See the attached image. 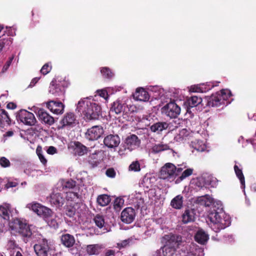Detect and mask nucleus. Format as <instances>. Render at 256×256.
<instances>
[{
    "instance_id": "obj_1",
    "label": "nucleus",
    "mask_w": 256,
    "mask_h": 256,
    "mask_svg": "<svg viewBox=\"0 0 256 256\" xmlns=\"http://www.w3.org/2000/svg\"><path fill=\"white\" fill-rule=\"evenodd\" d=\"M219 212L214 210L208 215V219L211 222V226L217 232L224 229L229 226L230 222L228 217L226 216L222 208L218 209Z\"/></svg>"
},
{
    "instance_id": "obj_2",
    "label": "nucleus",
    "mask_w": 256,
    "mask_h": 256,
    "mask_svg": "<svg viewBox=\"0 0 256 256\" xmlns=\"http://www.w3.org/2000/svg\"><path fill=\"white\" fill-rule=\"evenodd\" d=\"M84 108L82 110L84 118L86 120H94L98 119L100 114V107L95 102H90L79 101L78 104V107L82 106Z\"/></svg>"
},
{
    "instance_id": "obj_3",
    "label": "nucleus",
    "mask_w": 256,
    "mask_h": 256,
    "mask_svg": "<svg viewBox=\"0 0 256 256\" xmlns=\"http://www.w3.org/2000/svg\"><path fill=\"white\" fill-rule=\"evenodd\" d=\"M10 227L12 230L19 233L23 236L30 237L32 235L29 226L20 219H15L10 222Z\"/></svg>"
},
{
    "instance_id": "obj_4",
    "label": "nucleus",
    "mask_w": 256,
    "mask_h": 256,
    "mask_svg": "<svg viewBox=\"0 0 256 256\" xmlns=\"http://www.w3.org/2000/svg\"><path fill=\"white\" fill-rule=\"evenodd\" d=\"M26 208L32 210L38 216L44 218H50L52 214V212L50 209L36 202L28 204L26 205Z\"/></svg>"
},
{
    "instance_id": "obj_5",
    "label": "nucleus",
    "mask_w": 256,
    "mask_h": 256,
    "mask_svg": "<svg viewBox=\"0 0 256 256\" xmlns=\"http://www.w3.org/2000/svg\"><path fill=\"white\" fill-rule=\"evenodd\" d=\"M16 120L26 125L34 126L36 122L34 114L26 110H20L16 116Z\"/></svg>"
},
{
    "instance_id": "obj_6",
    "label": "nucleus",
    "mask_w": 256,
    "mask_h": 256,
    "mask_svg": "<svg viewBox=\"0 0 256 256\" xmlns=\"http://www.w3.org/2000/svg\"><path fill=\"white\" fill-rule=\"evenodd\" d=\"M162 112L170 118H176L180 113V108L174 102H172L162 108Z\"/></svg>"
},
{
    "instance_id": "obj_7",
    "label": "nucleus",
    "mask_w": 256,
    "mask_h": 256,
    "mask_svg": "<svg viewBox=\"0 0 256 256\" xmlns=\"http://www.w3.org/2000/svg\"><path fill=\"white\" fill-rule=\"evenodd\" d=\"M68 148L72 152L74 156H82L86 154L89 151V148L78 141L72 142L68 146Z\"/></svg>"
},
{
    "instance_id": "obj_8",
    "label": "nucleus",
    "mask_w": 256,
    "mask_h": 256,
    "mask_svg": "<svg viewBox=\"0 0 256 256\" xmlns=\"http://www.w3.org/2000/svg\"><path fill=\"white\" fill-rule=\"evenodd\" d=\"M104 128L100 126H94L88 129L85 133V138L90 141L98 140L104 134Z\"/></svg>"
},
{
    "instance_id": "obj_9",
    "label": "nucleus",
    "mask_w": 256,
    "mask_h": 256,
    "mask_svg": "<svg viewBox=\"0 0 256 256\" xmlns=\"http://www.w3.org/2000/svg\"><path fill=\"white\" fill-rule=\"evenodd\" d=\"M34 251L38 256H48L50 248L48 240L45 238L40 240L34 246Z\"/></svg>"
},
{
    "instance_id": "obj_10",
    "label": "nucleus",
    "mask_w": 256,
    "mask_h": 256,
    "mask_svg": "<svg viewBox=\"0 0 256 256\" xmlns=\"http://www.w3.org/2000/svg\"><path fill=\"white\" fill-rule=\"evenodd\" d=\"M164 240L166 241V245L174 248L176 250L182 242V237L176 234L166 235L164 237Z\"/></svg>"
},
{
    "instance_id": "obj_11",
    "label": "nucleus",
    "mask_w": 256,
    "mask_h": 256,
    "mask_svg": "<svg viewBox=\"0 0 256 256\" xmlns=\"http://www.w3.org/2000/svg\"><path fill=\"white\" fill-rule=\"evenodd\" d=\"M140 144V140L137 136L134 134L128 136L124 140V150L132 151L138 148Z\"/></svg>"
},
{
    "instance_id": "obj_12",
    "label": "nucleus",
    "mask_w": 256,
    "mask_h": 256,
    "mask_svg": "<svg viewBox=\"0 0 256 256\" xmlns=\"http://www.w3.org/2000/svg\"><path fill=\"white\" fill-rule=\"evenodd\" d=\"M64 86L61 82L53 80L49 86V92L55 96H60L64 93Z\"/></svg>"
},
{
    "instance_id": "obj_13",
    "label": "nucleus",
    "mask_w": 256,
    "mask_h": 256,
    "mask_svg": "<svg viewBox=\"0 0 256 256\" xmlns=\"http://www.w3.org/2000/svg\"><path fill=\"white\" fill-rule=\"evenodd\" d=\"M103 142L108 148H116L120 144V139L118 134H110L104 138Z\"/></svg>"
},
{
    "instance_id": "obj_14",
    "label": "nucleus",
    "mask_w": 256,
    "mask_h": 256,
    "mask_svg": "<svg viewBox=\"0 0 256 256\" xmlns=\"http://www.w3.org/2000/svg\"><path fill=\"white\" fill-rule=\"evenodd\" d=\"M46 107L54 114H59L64 112V105L60 102L50 100L46 102Z\"/></svg>"
},
{
    "instance_id": "obj_15",
    "label": "nucleus",
    "mask_w": 256,
    "mask_h": 256,
    "mask_svg": "<svg viewBox=\"0 0 256 256\" xmlns=\"http://www.w3.org/2000/svg\"><path fill=\"white\" fill-rule=\"evenodd\" d=\"M135 216L134 210L130 207L126 208L121 213V220L126 224H130L134 221Z\"/></svg>"
},
{
    "instance_id": "obj_16",
    "label": "nucleus",
    "mask_w": 256,
    "mask_h": 256,
    "mask_svg": "<svg viewBox=\"0 0 256 256\" xmlns=\"http://www.w3.org/2000/svg\"><path fill=\"white\" fill-rule=\"evenodd\" d=\"M38 115L39 118L46 124L51 126L54 122V118L44 109L38 110Z\"/></svg>"
},
{
    "instance_id": "obj_17",
    "label": "nucleus",
    "mask_w": 256,
    "mask_h": 256,
    "mask_svg": "<svg viewBox=\"0 0 256 256\" xmlns=\"http://www.w3.org/2000/svg\"><path fill=\"white\" fill-rule=\"evenodd\" d=\"M126 104L121 100H116L110 104V112L112 114H118L124 112Z\"/></svg>"
},
{
    "instance_id": "obj_18",
    "label": "nucleus",
    "mask_w": 256,
    "mask_h": 256,
    "mask_svg": "<svg viewBox=\"0 0 256 256\" xmlns=\"http://www.w3.org/2000/svg\"><path fill=\"white\" fill-rule=\"evenodd\" d=\"M220 96L219 92H216L214 94H212L210 96L207 98V106L212 107H219L222 106L221 102Z\"/></svg>"
},
{
    "instance_id": "obj_19",
    "label": "nucleus",
    "mask_w": 256,
    "mask_h": 256,
    "mask_svg": "<svg viewBox=\"0 0 256 256\" xmlns=\"http://www.w3.org/2000/svg\"><path fill=\"white\" fill-rule=\"evenodd\" d=\"M49 200L51 204L56 207H60L64 204V199L61 194L53 192L50 196Z\"/></svg>"
},
{
    "instance_id": "obj_20",
    "label": "nucleus",
    "mask_w": 256,
    "mask_h": 256,
    "mask_svg": "<svg viewBox=\"0 0 256 256\" xmlns=\"http://www.w3.org/2000/svg\"><path fill=\"white\" fill-rule=\"evenodd\" d=\"M76 120V116L73 112H69L66 113L60 121L62 127L71 126L74 124Z\"/></svg>"
},
{
    "instance_id": "obj_21",
    "label": "nucleus",
    "mask_w": 256,
    "mask_h": 256,
    "mask_svg": "<svg viewBox=\"0 0 256 256\" xmlns=\"http://www.w3.org/2000/svg\"><path fill=\"white\" fill-rule=\"evenodd\" d=\"M11 124V119L8 112L4 109H0V128L9 126Z\"/></svg>"
},
{
    "instance_id": "obj_22",
    "label": "nucleus",
    "mask_w": 256,
    "mask_h": 256,
    "mask_svg": "<svg viewBox=\"0 0 256 256\" xmlns=\"http://www.w3.org/2000/svg\"><path fill=\"white\" fill-rule=\"evenodd\" d=\"M134 96L137 100L146 102L149 100L150 96L147 91L143 88H138L134 94Z\"/></svg>"
},
{
    "instance_id": "obj_23",
    "label": "nucleus",
    "mask_w": 256,
    "mask_h": 256,
    "mask_svg": "<svg viewBox=\"0 0 256 256\" xmlns=\"http://www.w3.org/2000/svg\"><path fill=\"white\" fill-rule=\"evenodd\" d=\"M182 222L186 224L194 222L195 219V213L193 209H186L182 214Z\"/></svg>"
},
{
    "instance_id": "obj_24",
    "label": "nucleus",
    "mask_w": 256,
    "mask_h": 256,
    "mask_svg": "<svg viewBox=\"0 0 256 256\" xmlns=\"http://www.w3.org/2000/svg\"><path fill=\"white\" fill-rule=\"evenodd\" d=\"M176 166L172 163H166L160 170L161 175H167V176H174Z\"/></svg>"
},
{
    "instance_id": "obj_25",
    "label": "nucleus",
    "mask_w": 256,
    "mask_h": 256,
    "mask_svg": "<svg viewBox=\"0 0 256 256\" xmlns=\"http://www.w3.org/2000/svg\"><path fill=\"white\" fill-rule=\"evenodd\" d=\"M219 92L221 99V102L224 106H226L230 103L231 100L229 99L232 96V94L231 92L228 90H222Z\"/></svg>"
},
{
    "instance_id": "obj_26",
    "label": "nucleus",
    "mask_w": 256,
    "mask_h": 256,
    "mask_svg": "<svg viewBox=\"0 0 256 256\" xmlns=\"http://www.w3.org/2000/svg\"><path fill=\"white\" fill-rule=\"evenodd\" d=\"M208 238V235L202 230H198L194 236L195 240L201 244H204Z\"/></svg>"
},
{
    "instance_id": "obj_27",
    "label": "nucleus",
    "mask_w": 256,
    "mask_h": 256,
    "mask_svg": "<svg viewBox=\"0 0 256 256\" xmlns=\"http://www.w3.org/2000/svg\"><path fill=\"white\" fill-rule=\"evenodd\" d=\"M60 240L62 244L67 248L72 247L76 242L74 238L68 234L62 235Z\"/></svg>"
},
{
    "instance_id": "obj_28",
    "label": "nucleus",
    "mask_w": 256,
    "mask_h": 256,
    "mask_svg": "<svg viewBox=\"0 0 256 256\" xmlns=\"http://www.w3.org/2000/svg\"><path fill=\"white\" fill-rule=\"evenodd\" d=\"M196 202L201 206H209L214 202V200L210 196L206 195L197 198L196 200Z\"/></svg>"
},
{
    "instance_id": "obj_29",
    "label": "nucleus",
    "mask_w": 256,
    "mask_h": 256,
    "mask_svg": "<svg viewBox=\"0 0 256 256\" xmlns=\"http://www.w3.org/2000/svg\"><path fill=\"white\" fill-rule=\"evenodd\" d=\"M100 152L99 150H95L88 156V161L92 167L96 166L100 163V159L98 158Z\"/></svg>"
},
{
    "instance_id": "obj_30",
    "label": "nucleus",
    "mask_w": 256,
    "mask_h": 256,
    "mask_svg": "<svg viewBox=\"0 0 256 256\" xmlns=\"http://www.w3.org/2000/svg\"><path fill=\"white\" fill-rule=\"evenodd\" d=\"M168 126V124L166 122H158L152 124L150 128L152 132L159 133L167 129Z\"/></svg>"
},
{
    "instance_id": "obj_31",
    "label": "nucleus",
    "mask_w": 256,
    "mask_h": 256,
    "mask_svg": "<svg viewBox=\"0 0 256 256\" xmlns=\"http://www.w3.org/2000/svg\"><path fill=\"white\" fill-rule=\"evenodd\" d=\"M192 148L199 152H204L206 150V146L203 140H195L191 142Z\"/></svg>"
},
{
    "instance_id": "obj_32",
    "label": "nucleus",
    "mask_w": 256,
    "mask_h": 256,
    "mask_svg": "<svg viewBox=\"0 0 256 256\" xmlns=\"http://www.w3.org/2000/svg\"><path fill=\"white\" fill-rule=\"evenodd\" d=\"M10 206L4 204L0 206V216L4 220H8L10 214Z\"/></svg>"
},
{
    "instance_id": "obj_33",
    "label": "nucleus",
    "mask_w": 256,
    "mask_h": 256,
    "mask_svg": "<svg viewBox=\"0 0 256 256\" xmlns=\"http://www.w3.org/2000/svg\"><path fill=\"white\" fill-rule=\"evenodd\" d=\"M80 204L76 202L73 206H68L66 211V214L71 218L74 216L76 212H79L78 209L80 208Z\"/></svg>"
},
{
    "instance_id": "obj_34",
    "label": "nucleus",
    "mask_w": 256,
    "mask_h": 256,
    "mask_svg": "<svg viewBox=\"0 0 256 256\" xmlns=\"http://www.w3.org/2000/svg\"><path fill=\"white\" fill-rule=\"evenodd\" d=\"M100 249L101 246L98 244H90L86 246V252L90 256L98 254L100 253Z\"/></svg>"
},
{
    "instance_id": "obj_35",
    "label": "nucleus",
    "mask_w": 256,
    "mask_h": 256,
    "mask_svg": "<svg viewBox=\"0 0 256 256\" xmlns=\"http://www.w3.org/2000/svg\"><path fill=\"white\" fill-rule=\"evenodd\" d=\"M186 168V166H184V168L182 167H178L176 168V170H174V176H178L180 174H182L181 176H190L192 174L193 172V169L192 168H187L186 170H184L183 172L182 170L184 168Z\"/></svg>"
},
{
    "instance_id": "obj_36",
    "label": "nucleus",
    "mask_w": 256,
    "mask_h": 256,
    "mask_svg": "<svg viewBox=\"0 0 256 256\" xmlns=\"http://www.w3.org/2000/svg\"><path fill=\"white\" fill-rule=\"evenodd\" d=\"M152 152L158 154L164 150H170V146L166 144H156L152 148Z\"/></svg>"
},
{
    "instance_id": "obj_37",
    "label": "nucleus",
    "mask_w": 256,
    "mask_h": 256,
    "mask_svg": "<svg viewBox=\"0 0 256 256\" xmlns=\"http://www.w3.org/2000/svg\"><path fill=\"white\" fill-rule=\"evenodd\" d=\"M202 102L201 98L197 96H192L190 98L187 100V104L188 106L193 108L197 106L198 104H200Z\"/></svg>"
},
{
    "instance_id": "obj_38",
    "label": "nucleus",
    "mask_w": 256,
    "mask_h": 256,
    "mask_svg": "<svg viewBox=\"0 0 256 256\" xmlns=\"http://www.w3.org/2000/svg\"><path fill=\"white\" fill-rule=\"evenodd\" d=\"M170 204L174 208L180 209L182 206V196H177L172 200Z\"/></svg>"
},
{
    "instance_id": "obj_39",
    "label": "nucleus",
    "mask_w": 256,
    "mask_h": 256,
    "mask_svg": "<svg viewBox=\"0 0 256 256\" xmlns=\"http://www.w3.org/2000/svg\"><path fill=\"white\" fill-rule=\"evenodd\" d=\"M100 72L104 78L110 80L114 76V74L108 67H102L100 68Z\"/></svg>"
},
{
    "instance_id": "obj_40",
    "label": "nucleus",
    "mask_w": 256,
    "mask_h": 256,
    "mask_svg": "<svg viewBox=\"0 0 256 256\" xmlns=\"http://www.w3.org/2000/svg\"><path fill=\"white\" fill-rule=\"evenodd\" d=\"M110 198L106 194L99 196L97 198L98 203L102 206H107L110 203Z\"/></svg>"
},
{
    "instance_id": "obj_41",
    "label": "nucleus",
    "mask_w": 256,
    "mask_h": 256,
    "mask_svg": "<svg viewBox=\"0 0 256 256\" xmlns=\"http://www.w3.org/2000/svg\"><path fill=\"white\" fill-rule=\"evenodd\" d=\"M80 198V196L76 192H70L66 193V199L68 201L74 202L76 204V202L78 203Z\"/></svg>"
},
{
    "instance_id": "obj_42",
    "label": "nucleus",
    "mask_w": 256,
    "mask_h": 256,
    "mask_svg": "<svg viewBox=\"0 0 256 256\" xmlns=\"http://www.w3.org/2000/svg\"><path fill=\"white\" fill-rule=\"evenodd\" d=\"M36 153L40 161V162L44 165H46L47 163V160L45 158L44 156L42 154V147L40 146H38L36 149Z\"/></svg>"
},
{
    "instance_id": "obj_43",
    "label": "nucleus",
    "mask_w": 256,
    "mask_h": 256,
    "mask_svg": "<svg viewBox=\"0 0 256 256\" xmlns=\"http://www.w3.org/2000/svg\"><path fill=\"white\" fill-rule=\"evenodd\" d=\"M124 200L122 198H117L114 203V208L116 212H119L122 207Z\"/></svg>"
},
{
    "instance_id": "obj_44",
    "label": "nucleus",
    "mask_w": 256,
    "mask_h": 256,
    "mask_svg": "<svg viewBox=\"0 0 256 256\" xmlns=\"http://www.w3.org/2000/svg\"><path fill=\"white\" fill-rule=\"evenodd\" d=\"M94 221L96 224L100 228H102L104 225V218L100 214H96L95 216Z\"/></svg>"
},
{
    "instance_id": "obj_45",
    "label": "nucleus",
    "mask_w": 256,
    "mask_h": 256,
    "mask_svg": "<svg viewBox=\"0 0 256 256\" xmlns=\"http://www.w3.org/2000/svg\"><path fill=\"white\" fill-rule=\"evenodd\" d=\"M176 251L174 248L169 247L166 244L162 248V253L164 256H172Z\"/></svg>"
},
{
    "instance_id": "obj_46",
    "label": "nucleus",
    "mask_w": 256,
    "mask_h": 256,
    "mask_svg": "<svg viewBox=\"0 0 256 256\" xmlns=\"http://www.w3.org/2000/svg\"><path fill=\"white\" fill-rule=\"evenodd\" d=\"M12 38H3L0 40V52L2 50L5 46H10L12 44Z\"/></svg>"
},
{
    "instance_id": "obj_47",
    "label": "nucleus",
    "mask_w": 256,
    "mask_h": 256,
    "mask_svg": "<svg viewBox=\"0 0 256 256\" xmlns=\"http://www.w3.org/2000/svg\"><path fill=\"white\" fill-rule=\"evenodd\" d=\"M140 170V164L138 161H134L128 166V171L130 172H139Z\"/></svg>"
},
{
    "instance_id": "obj_48",
    "label": "nucleus",
    "mask_w": 256,
    "mask_h": 256,
    "mask_svg": "<svg viewBox=\"0 0 256 256\" xmlns=\"http://www.w3.org/2000/svg\"><path fill=\"white\" fill-rule=\"evenodd\" d=\"M192 180L194 182H196L198 187H202L206 184L204 182V177L202 176L196 177V178H194Z\"/></svg>"
},
{
    "instance_id": "obj_49",
    "label": "nucleus",
    "mask_w": 256,
    "mask_h": 256,
    "mask_svg": "<svg viewBox=\"0 0 256 256\" xmlns=\"http://www.w3.org/2000/svg\"><path fill=\"white\" fill-rule=\"evenodd\" d=\"M15 32L14 31V29L11 27L8 28L6 26V30L4 31V34L2 36V38H10V36H13Z\"/></svg>"
},
{
    "instance_id": "obj_50",
    "label": "nucleus",
    "mask_w": 256,
    "mask_h": 256,
    "mask_svg": "<svg viewBox=\"0 0 256 256\" xmlns=\"http://www.w3.org/2000/svg\"><path fill=\"white\" fill-rule=\"evenodd\" d=\"M0 165L2 168H8L10 166V160L4 156L0 158Z\"/></svg>"
},
{
    "instance_id": "obj_51",
    "label": "nucleus",
    "mask_w": 256,
    "mask_h": 256,
    "mask_svg": "<svg viewBox=\"0 0 256 256\" xmlns=\"http://www.w3.org/2000/svg\"><path fill=\"white\" fill-rule=\"evenodd\" d=\"M52 70V66L49 65L48 63L44 64L40 70V72L44 75L48 74Z\"/></svg>"
},
{
    "instance_id": "obj_52",
    "label": "nucleus",
    "mask_w": 256,
    "mask_h": 256,
    "mask_svg": "<svg viewBox=\"0 0 256 256\" xmlns=\"http://www.w3.org/2000/svg\"><path fill=\"white\" fill-rule=\"evenodd\" d=\"M234 168L236 176H244L242 171V167L240 164H236Z\"/></svg>"
},
{
    "instance_id": "obj_53",
    "label": "nucleus",
    "mask_w": 256,
    "mask_h": 256,
    "mask_svg": "<svg viewBox=\"0 0 256 256\" xmlns=\"http://www.w3.org/2000/svg\"><path fill=\"white\" fill-rule=\"evenodd\" d=\"M76 185V182L75 181L72 180V179L68 180L64 182L63 186L66 188H74Z\"/></svg>"
},
{
    "instance_id": "obj_54",
    "label": "nucleus",
    "mask_w": 256,
    "mask_h": 256,
    "mask_svg": "<svg viewBox=\"0 0 256 256\" xmlns=\"http://www.w3.org/2000/svg\"><path fill=\"white\" fill-rule=\"evenodd\" d=\"M130 242V240L129 239L122 240L117 243V247L120 249L125 248L129 244Z\"/></svg>"
},
{
    "instance_id": "obj_55",
    "label": "nucleus",
    "mask_w": 256,
    "mask_h": 256,
    "mask_svg": "<svg viewBox=\"0 0 256 256\" xmlns=\"http://www.w3.org/2000/svg\"><path fill=\"white\" fill-rule=\"evenodd\" d=\"M97 94L100 96L104 98L105 100H106L108 98V94L106 90H98Z\"/></svg>"
},
{
    "instance_id": "obj_56",
    "label": "nucleus",
    "mask_w": 256,
    "mask_h": 256,
    "mask_svg": "<svg viewBox=\"0 0 256 256\" xmlns=\"http://www.w3.org/2000/svg\"><path fill=\"white\" fill-rule=\"evenodd\" d=\"M106 176H116V172L113 168H110L106 170Z\"/></svg>"
},
{
    "instance_id": "obj_57",
    "label": "nucleus",
    "mask_w": 256,
    "mask_h": 256,
    "mask_svg": "<svg viewBox=\"0 0 256 256\" xmlns=\"http://www.w3.org/2000/svg\"><path fill=\"white\" fill-rule=\"evenodd\" d=\"M190 134L189 130L186 128H182L180 131L179 135L182 137H187Z\"/></svg>"
},
{
    "instance_id": "obj_58",
    "label": "nucleus",
    "mask_w": 256,
    "mask_h": 256,
    "mask_svg": "<svg viewBox=\"0 0 256 256\" xmlns=\"http://www.w3.org/2000/svg\"><path fill=\"white\" fill-rule=\"evenodd\" d=\"M7 247L8 248L14 249L16 247V244L14 240H9L8 242Z\"/></svg>"
},
{
    "instance_id": "obj_59",
    "label": "nucleus",
    "mask_w": 256,
    "mask_h": 256,
    "mask_svg": "<svg viewBox=\"0 0 256 256\" xmlns=\"http://www.w3.org/2000/svg\"><path fill=\"white\" fill-rule=\"evenodd\" d=\"M46 152L50 154H54L57 152V149L53 146H50Z\"/></svg>"
},
{
    "instance_id": "obj_60",
    "label": "nucleus",
    "mask_w": 256,
    "mask_h": 256,
    "mask_svg": "<svg viewBox=\"0 0 256 256\" xmlns=\"http://www.w3.org/2000/svg\"><path fill=\"white\" fill-rule=\"evenodd\" d=\"M18 184V183L16 182H8L6 184V187L8 188H10L15 187Z\"/></svg>"
},
{
    "instance_id": "obj_61",
    "label": "nucleus",
    "mask_w": 256,
    "mask_h": 256,
    "mask_svg": "<svg viewBox=\"0 0 256 256\" xmlns=\"http://www.w3.org/2000/svg\"><path fill=\"white\" fill-rule=\"evenodd\" d=\"M40 78H34L32 80L30 85L28 86V87L32 88V86H34L38 82Z\"/></svg>"
},
{
    "instance_id": "obj_62",
    "label": "nucleus",
    "mask_w": 256,
    "mask_h": 256,
    "mask_svg": "<svg viewBox=\"0 0 256 256\" xmlns=\"http://www.w3.org/2000/svg\"><path fill=\"white\" fill-rule=\"evenodd\" d=\"M16 106L15 104L13 102H9L6 108L8 109L14 110L16 108Z\"/></svg>"
},
{
    "instance_id": "obj_63",
    "label": "nucleus",
    "mask_w": 256,
    "mask_h": 256,
    "mask_svg": "<svg viewBox=\"0 0 256 256\" xmlns=\"http://www.w3.org/2000/svg\"><path fill=\"white\" fill-rule=\"evenodd\" d=\"M239 180L242 184V188H245L244 177H239Z\"/></svg>"
},
{
    "instance_id": "obj_64",
    "label": "nucleus",
    "mask_w": 256,
    "mask_h": 256,
    "mask_svg": "<svg viewBox=\"0 0 256 256\" xmlns=\"http://www.w3.org/2000/svg\"><path fill=\"white\" fill-rule=\"evenodd\" d=\"M114 254V252L112 250H108L106 253V256H112Z\"/></svg>"
}]
</instances>
